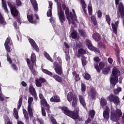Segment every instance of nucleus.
I'll return each instance as SVG.
<instances>
[{"instance_id": "1", "label": "nucleus", "mask_w": 124, "mask_h": 124, "mask_svg": "<svg viewBox=\"0 0 124 124\" xmlns=\"http://www.w3.org/2000/svg\"><path fill=\"white\" fill-rule=\"evenodd\" d=\"M61 109L65 115L70 117V118H71L73 120H78V118H79L80 116V114L79 113V109L78 108H76L73 111H72L69 110L68 108L66 107H62Z\"/></svg>"}, {"instance_id": "2", "label": "nucleus", "mask_w": 124, "mask_h": 124, "mask_svg": "<svg viewBox=\"0 0 124 124\" xmlns=\"http://www.w3.org/2000/svg\"><path fill=\"white\" fill-rule=\"evenodd\" d=\"M121 75V71L118 68L114 67L112 69V73L110 78V83L113 87H115L117 85V83L119 82V77Z\"/></svg>"}, {"instance_id": "3", "label": "nucleus", "mask_w": 124, "mask_h": 124, "mask_svg": "<svg viewBox=\"0 0 124 124\" xmlns=\"http://www.w3.org/2000/svg\"><path fill=\"white\" fill-rule=\"evenodd\" d=\"M57 62H55L53 63V65H54V70L58 75H60L62 77H64V74H63V71L62 70V59L58 58Z\"/></svg>"}, {"instance_id": "4", "label": "nucleus", "mask_w": 124, "mask_h": 124, "mask_svg": "<svg viewBox=\"0 0 124 124\" xmlns=\"http://www.w3.org/2000/svg\"><path fill=\"white\" fill-rule=\"evenodd\" d=\"M42 71H43L44 73H45V74H46V75H48L50 77L54 78L55 81H56V82H58V83H62L63 82L62 78L61 76L58 75L54 74H53V73H52L51 72H50L49 71H48L46 69L43 68L42 69Z\"/></svg>"}, {"instance_id": "5", "label": "nucleus", "mask_w": 124, "mask_h": 124, "mask_svg": "<svg viewBox=\"0 0 124 124\" xmlns=\"http://www.w3.org/2000/svg\"><path fill=\"white\" fill-rule=\"evenodd\" d=\"M58 15L59 20L61 24L62 25L63 24V22H65V16H64V12H63L62 9V8L61 4L58 6Z\"/></svg>"}, {"instance_id": "6", "label": "nucleus", "mask_w": 124, "mask_h": 124, "mask_svg": "<svg viewBox=\"0 0 124 124\" xmlns=\"http://www.w3.org/2000/svg\"><path fill=\"white\" fill-rule=\"evenodd\" d=\"M108 100H109L110 102H113L114 104L117 105L121 103V101H120V98L117 95H115L113 94H110L108 97Z\"/></svg>"}, {"instance_id": "7", "label": "nucleus", "mask_w": 124, "mask_h": 124, "mask_svg": "<svg viewBox=\"0 0 124 124\" xmlns=\"http://www.w3.org/2000/svg\"><path fill=\"white\" fill-rule=\"evenodd\" d=\"M33 102V98L32 97H30L28 98V106L27 110L29 113L30 117H33V111H32V108H31V103Z\"/></svg>"}, {"instance_id": "8", "label": "nucleus", "mask_w": 124, "mask_h": 124, "mask_svg": "<svg viewBox=\"0 0 124 124\" xmlns=\"http://www.w3.org/2000/svg\"><path fill=\"white\" fill-rule=\"evenodd\" d=\"M105 62H100V63H93V66L98 73H100V71L105 67Z\"/></svg>"}, {"instance_id": "9", "label": "nucleus", "mask_w": 124, "mask_h": 124, "mask_svg": "<svg viewBox=\"0 0 124 124\" xmlns=\"http://www.w3.org/2000/svg\"><path fill=\"white\" fill-rule=\"evenodd\" d=\"M46 79L40 77L35 79V85L38 88L42 87V83H46Z\"/></svg>"}, {"instance_id": "10", "label": "nucleus", "mask_w": 124, "mask_h": 124, "mask_svg": "<svg viewBox=\"0 0 124 124\" xmlns=\"http://www.w3.org/2000/svg\"><path fill=\"white\" fill-rule=\"evenodd\" d=\"M119 24H120V21H119V20L115 21L114 24L111 23L113 32V33H115V34H118V28H119Z\"/></svg>"}, {"instance_id": "11", "label": "nucleus", "mask_w": 124, "mask_h": 124, "mask_svg": "<svg viewBox=\"0 0 124 124\" xmlns=\"http://www.w3.org/2000/svg\"><path fill=\"white\" fill-rule=\"evenodd\" d=\"M29 41L31 44V46L32 47V48H33V49H34L35 51L39 52V48L38 47V46H37V45L36 44L34 40H33V39L31 38H30L29 39Z\"/></svg>"}, {"instance_id": "12", "label": "nucleus", "mask_w": 124, "mask_h": 124, "mask_svg": "<svg viewBox=\"0 0 124 124\" xmlns=\"http://www.w3.org/2000/svg\"><path fill=\"white\" fill-rule=\"evenodd\" d=\"M67 98L69 102H71L72 100L77 98V95H75V94H73L72 92H70L68 93Z\"/></svg>"}, {"instance_id": "13", "label": "nucleus", "mask_w": 124, "mask_h": 124, "mask_svg": "<svg viewBox=\"0 0 124 124\" xmlns=\"http://www.w3.org/2000/svg\"><path fill=\"white\" fill-rule=\"evenodd\" d=\"M87 54V50L83 48H79L78 50V54H77V58H80L81 56H84Z\"/></svg>"}, {"instance_id": "14", "label": "nucleus", "mask_w": 124, "mask_h": 124, "mask_svg": "<svg viewBox=\"0 0 124 124\" xmlns=\"http://www.w3.org/2000/svg\"><path fill=\"white\" fill-rule=\"evenodd\" d=\"M110 120L112 122H118L120 120V117H118V115L115 112H111Z\"/></svg>"}, {"instance_id": "15", "label": "nucleus", "mask_w": 124, "mask_h": 124, "mask_svg": "<svg viewBox=\"0 0 124 124\" xmlns=\"http://www.w3.org/2000/svg\"><path fill=\"white\" fill-rule=\"evenodd\" d=\"M92 37L96 42H98L101 40V35L97 32H95L92 35Z\"/></svg>"}, {"instance_id": "16", "label": "nucleus", "mask_w": 124, "mask_h": 124, "mask_svg": "<svg viewBox=\"0 0 124 124\" xmlns=\"http://www.w3.org/2000/svg\"><path fill=\"white\" fill-rule=\"evenodd\" d=\"M103 116L105 120H109V108H106L105 110H104Z\"/></svg>"}, {"instance_id": "17", "label": "nucleus", "mask_w": 124, "mask_h": 124, "mask_svg": "<svg viewBox=\"0 0 124 124\" xmlns=\"http://www.w3.org/2000/svg\"><path fill=\"white\" fill-rule=\"evenodd\" d=\"M78 99L80 104L83 106V107H84V108H85V107L86 108L87 105L84 97L81 95H78Z\"/></svg>"}, {"instance_id": "18", "label": "nucleus", "mask_w": 124, "mask_h": 124, "mask_svg": "<svg viewBox=\"0 0 124 124\" xmlns=\"http://www.w3.org/2000/svg\"><path fill=\"white\" fill-rule=\"evenodd\" d=\"M85 43L87 47H88L89 50H93V44L92 43V41L91 40H90L89 39H86L85 40Z\"/></svg>"}, {"instance_id": "19", "label": "nucleus", "mask_w": 124, "mask_h": 124, "mask_svg": "<svg viewBox=\"0 0 124 124\" xmlns=\"http://www.w3.org/2000/svg\"><path fill=\"white\" fill-rule=\"evenodd\" d=\"M50 102H61V99L60 97L58 95H54L50 98Z\"/></svg>"}, {"instance_id": "20", "label": "nucleus", "mask_w": 124, "mask_h": 124, "mask_svg": "<svg viewBox=\"0 0 124 124\" xmlns=\"http://www.w3.org/2000/svg\"><path fill=\"white\" fill-rule=\"evenodd\" d=\"M30 1L34 8V10L37 11V10H38V4H37L36 0H30Z\"/></svg>"}, {"instance_id": "21", "label": "nucleus", "mask_w": 124, "mask_h": 124, "mask_svg": "<svg viewBox=\"0 0 124 124\" xmlns=\"http://www.w3.org/2000/svg\"><path fill=\"white\" fill-rule=\"evenodd\" d=\"M11 13L13 17H17L19 15V11L16 8H14L11 10Z\"/></svg>"}, {"instance_id": "22", "label": "nucleus", "mask_w": 124, "mask_h": 124, "mask_svg": "<svg viewBox=\"0 0 124 124\" xmlns=\"http://www.w3.org/2000/svg\"><path fill=\"white\" fill-rule=\"evenodd\" d=\"M66 17L68 21H70L71 20H75V21H77V19L74 17V15L72 14L71 12H70L68 15H66Z\"/></svg>"}, {"instance_id": "23", "label": "nucleus", "mask_w": 124, "mask_h": 124, "mask_svg": "<svg viewBox=\"0 0 124 124\" xmlns=\"http://www.w3.org/2000/svg\"><path fill=\"white\" fill-rule=\"evenodd\" d=\"M2 0V6L4 9L5 12L6 13H9L8 9H7V5L6 4V2L5 0Z\"/></svg>"}, {"instance_id": "24", "label": "nucleus", "mask_w": 124, "mask_h": 124, "mask_svg": "<svg viewBox=\"0 0 124 124\" xmlns=\"http://www.w3.org/2000/svg\"><path fill=\"white\" fill-rule=\"evenodd\" d=\"M81 62L83 66H86L88 64V61H87V57L85 56H81Z\"/></svg>"}, {"instance_id": "25", "label": "nucleus", "mask_w": 124, "mask_h": 124, "mask_svg": "<svg viewBox=\"0 0 124 124\" xmlns=\"http://www.w3.org/2000/svg\"><path fill=\"white\" fill-rule=\"evenodd\" d=\"M91 98L93 100L95 98V95H96V91H95V89L92 88L91 89Z\"/></svg>"}, {"instance_id": "26", "label": "nucleus", "mask_w": 124, "mask_h": 124, "mask_svg": "<svg viewBox=\"0 0 124 124\" xmlns=\"http://www.w3.org/2000/svg\"><path fill=\"white\" fill-rule=\"evenodd\" d=\"M100 104L102 107L106 106V105H107V100L106 99L102 97L100 99Z\"/></svg>"}, {"instance_id": "27", "label": "nucleus", "mask_w": 124, "mask_h": 124, "mask_svg": "<svg viewBox=\"0 0 124 124\" xmlns=\"http://www.w3.org/2000/svg\"><path fill=\"white\" fill-rule=\"evenodd\" d=\"M29 93H30L31 94H33L34 93H36V91H35V88L33 87V85H31L30 86L29 88Z\"/></svg>"}, {"instance_id": "28", "label": "nucleus", "mask_w": 124, "mask_h": 124, "mask_svg": "<svg viewBox=\"0 0 124 124\" xmlns=\"http://www.w3.org/2000/svg\"><path fill=\"white\" fill-rule=\"evenodd\" d=\"M110 67H107L103 69L102 73L103 74H104V75H107V74H108L109 72H110Z\"/></svg>"}, {"instance_id": "29", "label": "nucleus", "mask_w": 124, "mask_h": 124, "mask_svg": "<svg viewBox=\"0 0 124 124\" xmlns=\"http://www.w3.org/2000/svg\"><path fill=\"white\" fill-rule=\"evenodd\" d=\"M33 15L31 14L30 15H29V13H27V19L30 22V23H31L32 24H33Z\"/></svg>"}, {"instance_id": "30", "label": "nucleus", "mask_w": 124, "mask_h": 124, "mask_svg": "<svg viewBox=\"0 0 124 124\" xmlns=\"http://www.w3.org/2000/svg\"><path fill=\"white\" fill-rule=\"evenodd\" d=\"M70 37H72L73 39H76L78 37V34H77V31H74L70 34Z\"/></svg>"}, {"instance_id": "31", "label": "nucleus", "mask_w": 124, "mask_h": 124, "mask_svg": "<svg viewBox=\"0 0 124 124\" xmlns=\"http://www.w3.org/2000/svg\"><path fill=\"white\" fill-rule=\"evenodd\" d=\"M0 24L1 25H6V22H5V19L4 17L1 15V13L0 12Z\"/></svg>"}, {"instance_id": "32", "label": "nucleus", "mask_w": 124, "mask_h": 124, "mask_svg": "<svg viewBox=\"0 0 124 124\" xmlns=\"http://www.w3.org/2000/svg\"><path fill=\"white\" fill-rule=\"evenodd\" d=\"M23 113L24 116V118H25V120H26L27 122L29 121V113H28V111L26 109H23Z\"/></svg>"}, {"instance_id": "33", "label": "nucleus", "mask_w": 124, "mask_h": 124, "mask_svg": "<svg viewBox=\"0 0 124 124\" xmlns=\"http://www.w3.org/2000/svg\"><path fill=\"white\" fill-rule=\"evenodd\" d=\"M81 91L82 94L86 93V85L83 82L81 84Z\"/></svg>"}, {"instance_id": "34", "label": "nucleus", "mask_w": 124, "mask_h": 124, "mask_svg": "<svg viewBox=\"0 0 124 124\" xmlns=\"http://www.w3.org/2000/svg\"><path fill=\"white\" fill-rule=\"evenodd\" d=\"M81 4L82 5V8L83 12H84L85 14L87 15V11H86V8H87V4H86V2H83L82 3H81Z\"/></svg>"}, {"instance_id": "35", "label": "nucleus", "mask_w": 124, "mask_h": 124, "mask_svg": "<svg viewBox=\"0 0 124 124\" xmlns=\"http://www.w3.org/2000/svg\"><path fill=\"white\" fill-rule=\"evenodd\" d=\"M31 59L32 63H34L36 62V56L35 53H31Z\"/></svg>"}, {"instance_id": "36", "label": "nucleus", "mask_w": 124, "mask_h": 124, "mask_svg": "<svg viewBox=\"0 0 124 124\" xmlns=\"http://www.w3.org/2000/svg\"><path fill=\"white\" fill-rule=\"evenodd\" d=\"M28 66L33 75H36V74H37V73L36 72V71H35L34 68H33V65L30 64L28 65Z\"/></svg>"}, {"instance_id": "37", "label": "nucleus", "mask_w": 124, "mask_h": 124, "mask_svg": "<svg viewBox=\"0 0 124 124\" xmlns=\"http://www.w3.org/2000/svg\"><path fill=\"white\" fill-rule=\"evenodd\" d=\"M22 104H23V98L20 97L19 101L17 104V109L19 110L21 108V106H22Z\"/></svg>"}, {"instance_id": "38", "label": "nucleus", "mask_w": 124, "mask_h": 124, "mask_svg": "<svg viewBox=\"0 0 124 124\" xmlns=\"http://www.w3.org/2000/svg\"><path fill=\"white\" fill-rule=\"evenodd\" d=\"M89 115L91 118L93 119L94 118V116H95V111H94V110H90Z\"/></svg>"}, {"instance_id": "39", "label": "nucleus", "mask_w": 124, "mask_h": 124, "mask_svg": "<svg viewBox=\"0 0 124 124\" xmlns=\"http://www.w3.org/2000/svg\"><path fill=\"white\" fill-rule=\"evenodd\" d=\"M106 21L108 23V26L111 25V17L109 15H106Z\"/></svg>"}, {"instance_id": "40", "label": "nucleus", "mask_w": 124, "mask_h": 124, "mask_svg": "<svg viewBox=\"0 0 124 124\" xmlns=\"http://www.w3.org/2000/svg\"><path fill=\"white\" fill-rule=\"evenodd\" d=\"M44 56L46 58V59H47V60L49 61V62H54L52 58H51L50 55H49V54H48L47 52H45L44 53Z\"/></svg>"}, {"instance_id": "41", "label": "nucleus", "mask_w": 124, "mask_h": 124, "mask_svg": "<svg viewBox=\"0 0 124 124\" xmlns=\"http://www.w3.org/2000/svg\"><path fill=\"white\" fill-rule=\"evenodd\" d=\"M78 103V99L77 98L76 99H74L72 102V106L74 108H75L76 106H77V103Z\"/></svg>"}, {"instance_id": "42", "label": "nucleus", "mask_w": 124, "mask_h": 124, "mask_svg": "<svg viewBox=\"0 0 124 124\" xmlns=\"http://www.w3.org/2000/svg\"><path fill=\"white\" fill-rule=\"evenodd\" d=\"M91 20L94 26H97V21H96V18L94 16H91Z\"/></svg>"}, {"instance_id": "43", "label": "nucleus", "mask_w": 124, "mask_h": 124, "mask_svg": "<svg viewBox=\"0 0 124 124\" xmlns=\"http://www.w3.org/2000/svg\"><path fill=\"white\" fill-rule=\"evenodd\" d=\"M97 45L99 48H104V49L106 48V46L105 44H103V43H102L101 41L98 42Z\"/></svg>"}, {"instance_id": "44", "label": "nucleus", "mask_w": 124, "mask_h": 124, "mask_svg": "<svg viewBox=\"0 0 124 124\" xmlns=\"http://www.w3.org/2000/svg\"><path fill=\"white\" fill-rule=\"evenodd\" d=\"M114 113H116L119 118H121V117L123 116V112H122V110L119 109H116V111Z\"/></svg>"}, {"instance_id": "45", "label": "nucleus", "mask_w": 124, "mask_h": 124, "mask_svg": "<svg viewBox=\"0 0 124 124\" xmlns=\"http://www.w3.org/2000/svg\"><path fill=\"white\" fill-rule=\"evenodd\" d=\"M7 3L9 7H10V10H11V9H13V8H15L16 7V6H14L13 2H12L8 1Z\"/></svg>"}, {"instance_id": "46", "label": "nucleus", "mask_w": 124, "mask_h": 124, "mask_svg": "<svg viewBox=\"0 0 124 124\" xmlns=\"http://www.w3.org/2000/svg\"><path fill=\"white\" fill-rule=\"evenodd\" d=\"M88 10L89 15H90V16H92V15H93V7L89 5L88 6Z\"/></svg>"}, {"instance_id": "47", "label": "nucleus", "mask_w": 124, "mask_h": 124, "mask_svg": "<svg viewBox=\"0 0 124 124\" xmlns=\"http://www.w3.org/2000/svg\"><path fill=\"white\" fill-rule=\"evenodd\" d=\"M93 61L95 62L94 63H99V62H100L101 60L99 57L96 56L94 57Z\"/></svg>"}, {"instance_id": "48", "label": "nucleus", "mask_w": 124, "mask_h": 124, "mask_svg": "<svg viewBox=\"0 0 124 124\" xmlns=\"http://www.w3.org/2000/svg\"><path fill=\"white\" fill-rule=\"evenodd\" d=\"M120 92H122V88L119 87L114 90V94H118L120 93Z\"/></svg>"}, {"instance_id": "49", "label": "nucleus", "mask_w": 124, "mask_h": 124, "mask_svg": "<svg viewBox=\"0 0 124 124\" xmlns=\"http://www.w3.org/2000/svg\"><path fill=\"white\" fill-rule=\"evenodd\" d=\"M4 100V96H2V92H1V87L0 86V101Z\"/></svg>"}, {"instance_id": "50", "label": "nucleus", "mask_w": 124, "mask_h": 124, "mask_svg": "<svg viewBox=\"0 0 124 124\" xmlns=\"http://www.w3.org/2000/svg\"><path fill=\"white\" fill-rule=\"evenodd\" d=\"M84 78L85 80H90V79H91V75L89 73H86Z\"/></svg>"}, {"instance_id": "51", "label": "nucleus", "mask_w": 124, "mask_h": 124, "mask_svg": "<svg viewBox=\"0 0 124 124\" xmlns=\"http://www.w3.org/2000/svg\"><path fill=\"white\" fill-rule=\"evenodd\" d=\"M7 62H9L10 64H12V60H11V58H10V56H9V54H8V53H7Z\"/></svg>"}, {"instance_id": "52", "label": "nucleus", "mask_w": 124, "mask_h": 124, "mask_svg": "<svg viewBox=\"0 0 124 124\" xmlns=\"http://www.w3.org/2000/svg\"><path fill=\"white\" fill-rule=\"evenodd\" d=\"M36 121H37V122L39 123L40 124H45L44 120L41 118H37Z\"/></svg>"}, {"instance_id": "53", "label": "nucleus", "mask_w": 124, "mask_h": 124, "mask_svg": "<svg viewBox=\"0 0 124 124\" xmlns=\"http://www.w3.org/2000/svg\"><path fill=\"white\" fill-rule=\"evenodd\" d=\"M79 32L80 36H82V37H85L86 35H85V31H84L80 30L79 31Z\"/></svg>"}, {"instance_id": "54", "label": "nucleus", "mask_w": 124, "mask_h": 124, "mask_svg": "<svg viewBox=\"0 0 124 124\" xmlns=\"http://www.w3.org/2000/svg\"><path fill=\"white\" fill-rule=\"evenodd\" d=\"M47 17H52V10L48 9V11L46 13Z\"/></svg>"}, {"instance_id": "55", "label": "nucleus", "mask_w": 124, "mask_h": 124, "mask_svg": "<svg viewBox=\"0 0 124 124\" xmlns=\"http://www.w3.org/2000/svg\"><path fill=\"white\" fill-rule=\"evenodd\" d=\"M41 110L42 116H43V117H46V111H45V109H44V108L42 107Z\"/></svg>"}, {"instance_id": "56", "label": "nucleus", "mask_w": 124, "mask_h": 124, "mask_svg": "<svg viewBox=\"0 0 124 124\" xmlns=\"http://www.w3.org/2000/svg\"><path fill=\"white\" fill-rule=\"evenodd\" d=\"M50 121L53 124H58V122H57V121L55 118H54V117H51L50 118Z\"/></svg>"}, {"instance_id": "57", "label": "nucleus", "mask_w": 124, "mask_h": 124, "mask_svg": "<svg viewBox=\"0 0 124 124\" xmlns=\"http://www.w3.org/2000/svg\"><path fill=\"white\" fill-rule=\"evenodd\" d=\"M92 50H93L95 53H100V50H99V49L94 46H93Z\"/></svg>"}, {"instance_id": "58", "label": "nucleus", "mask_w": 124, "mask_h": 124, "mask_svg": "<svg viewBox=\"0 0 124 124\" xmlns=\"http://www.w3.org/2000/svg\"><path fill=\"white\" fill-rule=\"evenodd\" d=\"M41 104H42L43 106H45V105L47 104V101H46V99H44L43 100H41Z\"/></svg>"}, {"instance_id": "59", "label": "nucleus", "mask_w": 124, "mask_h": 124, "mask_svg": "<svg viewBox=\"0 0 124 124\" xmlns=\"http://www.w3.org/2000/svg\"><path fill=\"white\" fill-rule=\"evenodd\" d=\"M17 6H21L22 5V2L21 0H16Z\"/></svg>"}, {"instance_id": "60", "label": "nucleus", "mask_w": 124, "mask_h": 124, "mask_svg": "<svg viewBox=\"0 0 124 124\" xmlns=\"http://www.w3.org/2000/svg\"><path fill=\"white\" fill-rule=\"evenodd\" d=\"M11 67L14 70H18V68L17 67V66L15 64H14V63L12 64Z\"/></svg>"}, {"instance_id": "61", "label": "nucleus", "mask_w": 124, "mask_h": 124, "mask_svg": "<svg viewBox=\"0 0 124 124\" xmlns=\"http://www.w3.org/2000/svg\"><path fill=\"white\" fill-rule=\"evenodd\" d=\"M10 43V39L7 38L4 43V46H8V44Z\"/></svg>"}, {"instance_id": "62", "label": "nucleus", "mask_w": 124, "mask_h": 124, "mask_svg": "<svg viewBox=\"0 0 124 124\" xmlns=\"http://www.w3.org/2000/svg\"><path fill=\"white\" fill-rule=\"evenodd\" d=\"M5 49L7 51L8 53H10V52H11V48H10L9 47V45L5 46Z\"/></svg>"}, {"instance_id": "63", "label": "nucleus", "mask_w": 124, "mask_h": 124, "mask_svg": "<svg viewBox=\"0 0 124 124\" xmlns=\"http://www.w3.org/2000/svg\"><path fill=\"white\" fill-rule=\"evenodd\" d=\"M74 79L77 82H78V81H79L81 78H80L79 77V75H77L75 76Z\"/></svg>"}, {"instance_id": "64", "label": "nucleus", "mask_w": 124, "mask_h": 124, "mask_svg": "<svg viewBox=\"0 0 124 124\" xmlns=\"http://www.w3.org/2000/svg\"><path fill=\"white\" fill-rule=\"evenodd\" d=\"M97 17L98 18H101L102 17V13L100 10H99L97 12Z\"/></svg>"}]
</instances>
